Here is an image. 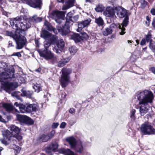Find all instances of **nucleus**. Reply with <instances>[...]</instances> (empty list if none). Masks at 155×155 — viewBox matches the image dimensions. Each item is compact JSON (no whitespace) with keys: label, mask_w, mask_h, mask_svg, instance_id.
I'll return each mask as SVG.
<instances>
[{"label":"nucleus","mask_w":155,"mask_h":155,"mask_svg":"<svg viewBox=\"0 0 155 155\" xmlns=\"http://www.w3.org/2000/svg\"><path fill=\"white\" fill-rule=\"evenodd\" d=\"M10 24L13 28L15 30V34L12 32H7L8 36L12 37L15 41L17 49H21L26 42L24 36L25 31L31 27V24L26 17L21 16L14 18L10 21Z\"/></svg>","instance_id":"obj_1"},{"label":"nucleus","mask_w":155,"mask_h":155,"mask_svg":"<svg viewBox=\"0 0 155 155\" xmlns=\"http://www.w3.org/2000/svg\"><path fill=\"white\" fill-rule=\"evenodd\" d=\"M15 70L13 67H9L4 62L0 61V81L1 87L7 92L9 93L15 89L17 86L12 83L7 82L6 80L14 78Z\"/></svg>","instance_id":"obj_2"},{"label":"nucleus","mask_w":155,"mask_h":155,"mask_svg":"<svg viewBox=\"0 0 155 155\" xmlns=\"http://www.w3.org/2000/svg\"><path fill=\"white\" fill-rule=\"evenodd\" d=\"M135 98L139 101V111L141 116H144L148 111L150 107L149 104H151L154 98L152 92L150 91L145 90L137 92L135 94Z\"/></svg>","instance_id":"obj_3"},{"label":"nucleus","mask_w":155,"mask_h":155,"mask_svg":"<svg viewBox=\"0 0 155 155\" xmlns=\"http://www.w3.org/2000/svg\"><path fill=\"white\" fill-rule=\"evenodd\" d=\"M14 105L16 107L15 108H14L12 104L7 103H4L2 106L6 111L11 112L13 114H16V117L18 120L23 121L25 119L29 124H33L34 122L32 119L26 116L17 114V113H28L27 110L28 108V105L26 106L25 105L18 104L17 102H15Z\"/></svg>","instance_id":"obj_4"},{"label":"nucleus","mask_w":155,"mask_h":155,"mask_svg":"<svg viewBox=\"0 0 155 155\" xmlns=\"http://www.w3.org/2000/svg\"><path fill=\"white\" fill-rule=\"evenodd\" d=\"M115 11L117 16L120 18H122L125 17L122 23L119 24L118 27L120 29L119 34L123 35L125 33V29L128 24L129 17L127 16V10L120 7H116L115 8Z\"/></svg>","instance_id":"obj_5"},{"label":"nucleus","mask_w":155,"mask_h":155,"mask_svg":"<svg viewBox=\"0 0 155 155\" xmlns=\"http://www.w3.org/2000/svg\"><path fill=\"white\" fill-rule=\"evenodd\" d=\"M65 140L69 143L71 149L80 153H83L84 150L83 142L81 140L77 141L72 136L66 138Z\"/></svg>","instance_id":"obj_6"},{"label":"nucleus","mask_w":155,"mask_h":155,"mask_svg":"<svg viewBox=\"0 0 155 155\" xmlns=\"http://www.w3.org/2000/svg\"><path fill=\"white\" fill-rule=\"evenodd\" d=\"M10 130L12 131V134L8 130L4 131L3 133L4 138L1 140L2 143L5 145H8L11 142V140L12 138L13 135L14 134H18L20 132V129L17 127L13 125L10 127Z\"/></svg>","instance_id":"obj_7"},{"label":"nucleus","mask_w":155,"mask_h":155,"mask_svg":"<svg viewBox=\"0 0 155 155\" xmlns=\"http://www.w3.org/2000/svg\"><path fill=\"white\" fill-rule=\"evenodd\" d=\"M61 71L62 74L60 81L62 87H65L69 82L70 77L69 75L71 73L72 70L71 69L63 68Z\"/></svg>","instance_id":"obj_8"},{"label":"nucleus","mask_w":155,"mask_h":155,"mask_svg":"<svg viewBox=\"0 0 155 155\" xmlns=\"http://www.w3.org/2000/svg\"><path fill=\"white\" fill-rule=\"evenodd\" d=\"M41 56L44 58L46 60L51 59L53 63H57L58 61V58L54 56L50 51H41L39 52Z\"/></svg>","instance_id":"obj_9"},{"label":"nucleus","mask_w":155,"mask_h":155,"mask_svg":"<svg viewBox=\"0 0 155 155\" xmlns=\"http://www.w3.org/2000/svg\"><path fill=\"white\" fill-rule=\"evenodd\" d=\"M141 130L142 132L145 135L153 134L155 132L153 127L147 123H145L142 125Z\"/></svg>","instance_id":"obj_10"},{"label":"nucleus","mask_w":155,"mask_h":155,"mask_svg":"<svg viewBox=\"0 0 155 155\" xmlns=\"http://www.w3.org/2000/svg\"><path fill=\"white\" fill-rule=\"evenodd\" d=\"M73 15V13L71 12H68L66 17V22L64 26L62 28L60 27H58V30L59 32H61L62 33L63 35L64 34L63 33L65 31L68 30L70 28V20L72 18V16Z\"/></svg>","instance_id":"obj_11"},{"label":"nucleus","mask_w":155,"mask_h":155,"mask_svg":"<svg viewBox=\"0 0 155 155\" xmlns=\"http://www.w3.org/2000/svg\"><path fill=\"white\" fill-rule=\"evenodd\" d=\"M22 2L26 3L34 8H40L41 1V0H21Z\"/></svg>","instance_id":"obj_12"},{"label":"nucleus","mask_w":155,"mask_h":155,"mask_svg":"<svg viewBox=\"0 0 155 155\" xmlns=\"http://www.w3.org/2000/svg\"><path fill=\"white\" fill-rule=\"evenodd\" d=\"M64 45L65 43L63 40H59L55 43V47L53 48V50L56 53H60L58 50L62 51L64 49Z\"/></svg>","instance_id":"obj_13"},{"label":"nucleus","mask_w":155,"mask_h":155,"mask_svg":"<svg viewBox=\"0 0 155 155\" xmlns=\"http://www.w3.org/2000/svg\"><path fill=\"white\" fill-rule=\"evenodd\" d=\"M58 147V144L57 143H52L49 145L46 149V152L49 155H53Z\"/></svg>","instance_id":"obj_14"},{"label":"nucleus","mask_w":155,"mask_h":155,"mask_svg":"<svg viewBox=\"0 0 155 155\" xmlns=\"http://www.w3.org/2000/svg\"><path fill=\"white\" fill-rule=\"evenodd\" d=\"M64 16V13L63 12L59 11H54L52 13V16L53 18L54 19L55 21L60 23V19L63 18Z\"/></svg>","instance_id":"obj_15"},{"label":"nucleus","mask_w":155,"mask_h":155,"mask_svg":"<svg viewBox=\"0 0 155 155\" xmlns=\"http://www.w3.org/2000/svg\"><path fill=\"white\" fill-rule=\"evenodd\" d=\"M115 7H112L110 6L107 7L106 8L104 12V15L107 17H113L115 15Z\"/></svg>","instance_id":"obj_16"},{"label":"nucleus","mask_w":155,"mask_h":155,"mask_svg":"<svg viewBox=\"0 0 155 155\" xmlns=\"http://www.w3.org/2000/svg\"><path fill=\"white\" fill-rule=\"evenodd\" d=\"M41 37L45 39H51L52 41H55L56 40V37L54 35L51 34L48 31L46 30L43 31L41 34Z\"/></svg>","instance_id":"obj_17"},{"label":"nucleus","mask_w":155,"mask_h":155,"mask_svg":"<svg viewBox=\"0 0 155 155\" xmlns=\"http://www.w3.org/2000/svg\"><path fill=\"white\" fill-rule=\"evenodd\" d=\"M91 21V19L89 18L79 23L78 24V28L77 29V31L80 32L84 28L89 25Z\"/></svg>","instance_id":"obj_18"},{"label":"nucleus","mask_w":155,"mask_h":155,"mask_svg":"<svg viewBox=\"0 0 155 155\" xmlns=\"http://www.w3.org/2000/svg\"><path fill=\"white\" fill-rule=\"evenodd\" d=\"M75 0H66L65 4L63 5L62 10H65L69 8L74 5Z\"/></svg>","instance_id":"obj_19"},{"label":"nucleus","mask_w":155,"mask_h":155,"mask_svg":"<svg viewBox=\"0 0 155 155\" xmlns=\"http://www.w3.org/2000/svg\"><path fill=\"white\" fill-rule=\"evenodd\" d=\"M69 36V38L73 40L75 42H79L82 39L81 37L77 33H71Z\"/></svg>","instance_id":"obj_20"},{"label":"nucleus","mask_w":155,"mask_h":155,"mask_svg":"<svg viewBox=\"0 0 155 155\" xmlns=\"http://www.w3.org/2000/svg\"><path fill=\"white\" fill-rule=\"evenodd\" d=\"M60 152L65 155H78L69 149L62 148L60 150Z\"/></svg>","instance_id":"obj_21"},{"label":"nucleus","mask_w":155,"mask_h":155,"mask_svg":"<svg viewBox=\"0 0 155 155\" xmlns=\"http://www.w3.org/2000/svg\"><path fill=\"white\" fill-rule=\"evenodd\" d=\"M38 106L36 104H33L28 105V113L32 112H35L38 110Z\"/></svg>","instance_id":"obj_22"},{"label":"nucleus","mask_w":155,"mask_h":155,"mask_svg":"<svg viewBox=\"0 0 155 155\" xmlns=\"http://www.w3.org/2000/svg\"><path fill=\"white\" fill-rule=\"evenodd\" d=\"M21 96H26L28 97H31L33 93L32 91H26L24 88L21 89Z\"/></svg>","instance_id":"obj_23"},{"label":"nucleus","mask_w":155,"mask_h":155,"mask_svg":"<svg viewBox=\"0 0 155 155\" xmlns=\"http://www.w3.org/2000/svg\"><path fill=\"white\" fill-rule=\"evenodd\" d=\"M29 20L31 22H38L41 21L42 19L36 15H35L31 18H29Z\"/></svg>","instance_id":"obj_24"},{"label":"nucleus","mask_w":155,"mask_h":155,"mask_svg":"<svg viewBox=\"0 0 155 155\" xmlns=\"http://www.w3.org/2000/svg\"><path fill=\"white\" fill-rule=\"evenodd\" d=\"M52 41V39H50V41H45L44 42V47L45 48V49L43 51H50L48 49V48L51 45V43L53 41ZM41 51H39V52Z\"/></svg>","instance_id":"obj_25"},{"label":"nucleus","mask_w":155,"mask_h":155,"mask_svg":"<svg viewBox=\"0 0 155 155\" xmlns=\"http://www.w3.org/2000/svg\"><path fill=\"white\" fill-rule=\"evenodd\" d=\"M112 32V30L111 28L109 27L106 28L103 31V35L104 36H107L108 35L111 34Z\"/></svg>","instance_id":"obj_26"},{"label":"nucleus","mask_w":155,"mask_h":155,"mask_svg":"<svg viewBox=\"0 0 155 155\" xmlns=\"http://www.w3.org/2000/svg\"><path fill=\"white\" fill-rule=\"evenodd\" d=\"M95 22L99 26H102L104 24V22L102 18L99 17L98 18H96Z\"/></svg>","instance_id":"obj_27"},{"label":"nucleus","mask_w":155,"mask_h":155,"mask_svg":"<svg viewBox=\"0 0 155 155\" xmlns=\"http://www.w3.org/2000/svg\"><path fill=\"white\" fill-rule=\"evenodd\" d=\"M44 25L47 27L46 28L47 30L50 31L53 30L54 33H56L55 30L50 25L48 21H45V22Z\"/></svg>","instance_id":"obj_28"},{"label":"nucleus","mask_w":155,"mask_h":155,"mask_svg":"<svg viewBox=\"0 0 155 155\" xmlns=\"http://www.w3.org/2000/svg\"><path fill=\"white\" fill-rule=\"evenodd\" d=\"M11 95L18 100H21L20 96L21 95V93L19 91H15L12 93Z\"/></svg>","instance_id":"obj_29"},{"label":"nucleus","mask_w":155,"mask_h":155,"mask_svg":"<svg viewBox=\"0 0 155 155\" xmlns=\"http://www.w3.org/2000/svg\"><path fill=\"white\" fill-rule=\"evenodd\" d=\"M136 112V110L134 109H132L130 110V116L132 120H134L136 119V117L135 116Z\"/></svg>","instance_id":"obj_30"},{"label":"nucleus","mask_w":155,"mask_h":155,"mask_svg":"<svg viewBox=\"0 0 155 155\" xmlns=\"http://www.w3.org/2000/svg\"><path fill=\"white\" fill-rule=\"evenodd\" d=\"M50 139L49 136L47 135L43 134L40 138L41 141L43 142H46L47 141Z\"/></svg>","instance_id":"obj_31"},{"label":"nucleus","mask_w":155,"mask_h":155,"mask_svg":"<svg viewBox=\"0 0 155 155\" xmlns=\"http://www.w3.org/2000/svg\"><path fill=\"white\" fill-rule=\"evenodd\" d=\"M104 9V7L103 5L99 4L96 6L95 10L97 12H100L103 11Z\"/></svg>","instance_id":"obj_32"},{"label":"nucleus","mask_w":155,"mask_h":155,"mask_svg":"<svg viewBox=\"0 0 155 155\" xmlns=\"http://www.w3.org/2000/svg\"><path fill=\"white\" fill-rule=\"evenodd\" d=\"M33 88L35 89V91L37 92H39L42 90L40 85L37 84H34L33 86Z\"/></svg>","instance_id":"obj_33"},{"label":"nucleus","mask_w":155,"mask_h":155,"mask_svg":"<svg viewBox=\"0 0 155 155\" xmlns=\"http://www.w3.org/2000/svg\"><path fill=\"white\" fill-rule=\"evenodd\" d=\"M69 50L71 54H74L77 51L78 49L74 46H72L69 48Z\"/></svg>","instance_id":"obj_34"},{"label":"nucleus","mask_w":155,"mask_h":155,"mask_svg":"<svg viewBox=\"0 0 155 155\" xmlns=\"http://www.w3.org/2000/svg\"><path fill=\"white\" fill-rule=\"evenodd\" d=\"M149 47L150 48L153 52L155 51V42H150L149 43Z\"/></svg>","instance_id":"obj_35"},{"label":"nucleus","mask_w":155,"mask_h":155,"mask_svg":"<svg viewBox=\"0 0 155 155\" xmlns=\"http://www.w3.org/2000/svg\"><path fill=\"white\" fill-rule=\"evenodd\" d=\"M10 148L15 150L17 152H18L20 150V147L15 144L11 145Z\"/></svg>","instance_id":"obj_36"},{"label":"nucleus","mask_w":155,"mask_h":155,"mask_svg":"<svg viewBox=\"0 0 155 155\" xmlns=\"http://www.w3.org/2000/svg\"><path fill=\"white\" fill-rule=\"evenodd\" d=\"M152 35H151L149 33H148L147 35L146 38V39L147 42H152V40L151 39Z\"/></svg>","instance_id":"obj_37"},{"label":"nucleus","mask_w":155,"mask_h":155,"mask_svg":"<svg viewBox=\"0 0 155 155\" xmlns=\"http://www.w3.org/2000/svg\"><path fill=\"white\" fill-rule=\"evenodd\" d=\"M79 18V16L78 15H76L74 16L73 17H72L71 18V20H70V23L69 24L70 25V27L71 26V22H75L78 20Z\"/></svg>","instance_id":"obj_38"},{"label":"nucleus","mask_w":155,"mask_h":155,"mask_svg":"<svg viewBox=\"0 0 155 155\" xmlns=\"http://www.w3.org/2000/svg\"><path fill=\"white\" fill-rule=\"evenodd\" d=\"M12 137L15 138L18 141H20L22 139V136L19 135V134H14L13 135Z\"/></svg>","instance_id":"obj_39"},{"label":"nucleus","mask_w":155,"mask_h":155,"mask_svg":"<svg viewBox=\"0 0 155 155\" xmlns=\"http://www.w3.org/2000/svg\"><path fill=\"white\" fill-rule=\"evenodd\" d=\"M60 95L61 96L60 99L61 100H64L65 99L66 96V94L65 92H62L60 93Z\"/></svg>","instance_id":"obj_40"},{"label":"nucleus","mask_w":155,"mask_h":155,"mask_svg":"<svg viewBox=\"0 0 155 155\" xmlns=\"http://www.w3.org/2000/svg\"><path fill=\"white\" fill-rule=\"evenodd\" d=\"M146 19L147 21H146V24L147 26H148L150 25V23L151 20L150 18L148 16H146Z\"/></svg>","instance_id":"obj_41"},{"label":"nucleus","mask_w":155,"mask_h":155,"mask_svg":"<svg viewBox=\"0 0 155 155\" xmlns=\"http://www.w3.org/2000/svg\"><path fill=\"white\" fill-rule=\"evenodd\" d=\"M55 133V130H53L48 135L49 136L50 139H51V138H52L53 137Z\"/></svg>","instance_id":"obj_42"},{"label":"nucleus","mask_w":155,"mask_h":155,"mask_svg":"<svg viewBox=\"0 0 155 155\" xmlns=\"http://www.w3.org/2000/svg\"><path fill=\"white\" fill-rule=\"evenodd\" d=\"M65 64V62L62 61L59 62L58 64V65L59 67H61L64 66Z\"/></svg>","instance_id":"obj_43"},{"label":"nucleus","mask_w":155,"mask_h":155,"mask_svg":"<svg viewBox=\"0 0 155 155\" xmlns=\"http://www.w3.org/2000/svg\"><path fill=\"white\" fill-rule=\"evenodd\" d=\"M141 6L143 7H144L147 5V2L144 0H141Z\"/></svg>","instance_id":"obj_44"},{"label":"nucleus","mask_w":155,"mask_h":155,"mask_svg":"<svg viewBox=\"0 0 155 155\" xmlns=\"http://www.w3.org/2000/svg\"><path fill=\"white\" fill-rule=\"evenodd\" d=\"M71 56H68L64 59V61L65 63L66 64L71 59Z\"/></svg>","instance_id":"obj_45"},{"label":"nucleus","mask_w":155,"mask_h":155,"mask_svg":"<svg viewBox=\"0 0 155 155\" xmlns=\"http://www.w3.org/2000/svg\"><path fill=\"white\" fill-rule=\"evenodd\" d=\"M59 125V124L58 123H53L52 125V127L53 128H56Z\"/></svg>","instance_id":"obj_46"},{"label":"nucleus","mask_w":155,"mask_h":155,"mask_svg":"<svg viewBox=\"0 0 155 155\" xmlns=\"http://www.w3.org/2000/svg\"><path fill=\"white\" fill-rule=\"evenodd\" d=\"M146 43V40L145 38H143L141 40L140 44L141 45L143 46Z\"/></svg>","instance_id":"obj_47"},{"label":"nucleus","mask_w":155,"mask_h":155,"mask_svg":"<svg viewBox=\"0 0 155 155\" xmlns=\"http://www.w3.org/2000/svg\"><path fill=\"white\" fill-rule=\"evenodd\" d=\"M149 70L150 71L152 72L153 74H155V67H151L149 69Z\"/></svg>","instance_id":"obj_48"},{"label":"nucleus","mask_w":155,"mask_h":155,"mask_svg":"<svg viewBox=\"0 0 155 155\" xmlns=\"http://www.w3.org/2000/svg\"><path fill=\"white\" fill-rule=\"evenodd\" d=\"M12 55L17 56L18 57H20L21 56V55L20 52H18L16 53H14Z\"/></svg>","instance_id":"obj_49"},{"label":"nucleus","mask_w":155,"mask_h":155,"mask_svg":"<svg viewBox=\"0 0 155 155\" xmlns=\"http://www.w3.org/2000/svg\"><path fill=\"white\" fill-rule=\"evenodd\" d=\"M66 124L65 122H62L60 125V127L61 128H64L65 127L66 125Z\"/></svg>","instance_id":"obj_50"},{"label":"nucleus","mask_w":155,"mask_h":155,"mask_svg":"<svg viewBox=\"0 0 155 155\" xmlns=\"http://www.w3.org/2000/svg\"><path fill=\"white\" fill-rule=\"evenodd\" d=\"M150 13L152 15H155V8H152L150 10Z\"/></svg>","instance_id":"obj_51"},{"label":"nucleus","mask_w":155,"mask_h":155,"mask_svg":"<svg viewBox=\"0 0 155 155\" xmlns=\"http://www.w3.org/2000/svg\"><path fill=\"white\" fill-rule=\"evenodd\" d=\"M75 109L74 108H71L69 110V112L71 114H73L75 112Z\"/></svg>","instance_id":"obj_52"},{"label":"nucleus","mask_w":155,"mask_h":155,"mask_svg":"<svg viewBox=\"0 0 155 155\" xmlns=\"http://www.w3.org/2000/svg\"><path fill=\"white\" fill-rule=\"evenodd\" d=\"M152 26L155 28V18H153L152 22Z\"/></svg>","instance_id":"obj_53"},{"label":"nucleus","mask_w":155,"mask_h":155,"mask_svg":"<svg viewBox=\"0 0 155 155\" xmlns=\"http://www.w3.org/2000/svg\"><path fill=\"white\" fill-rule=\"evenodd\" d=\"M3 14L4 15H5L7 17H8L9 15L10 14L9 13H8L6 12H3Z\"/></svg>","instance_id":"obj_54"},{"label":"nucleus","mask_w":155,"mask_h":155,"mask_svg":"<svg viewBox=\"0 0 155 155\" xmlns=\"http://www.w3.org/2000/svg\"><path fill=\"white\" fill-rule=\"evenodd\" d=\"M83 35L84 36V38L87 39V38H88V35H87V34L86 33H84L83 34Z\"/></svg>","instance_id":"obj_55"},{"label":"nucleus","mask_w":155,"mask_h":155,"mask_svg":"<svg viewBox=\"0 0 155 155\" xmlns=\"http://www.w3.org/2000/svg\"><path fill=\"white\" fill-rule=\"evenodd\" d=\"M0 121L2 122H5V120L3 119L2 116L0 115Z\"/></svg>","instance_id":"obj_56"},{"label":"nucleus","mask_w":155,"mask_h":155,"mask_svg":"<svg viewBox=\"0 0 155 155\" xmlns=\"http://www.w3.org/2000/svg\"><path fill=\"white\" fill-rule=\"evenodd\" d=\"M41 71V68H40L35 70V71L38 72H40Z\"/></svg>","instance_id":"obj_57"},{"label":"nucleus","mask_w":155,"mask_h":155,"mask_svg":"<svg viewBox=\"0 0 155 155\" xmlns=\"http://www.w3.org/2000/svg\"><path fill=\"white\" fill-rule=\"evenodd\" d=\"M13 46L12 43L11 41H9V44H8V46L10 47L12 46Z\"/></svg>","instance_id":"obj_58"},{"label":"nucleus","mask_w":155,"mask_h":155,"mask_svg":"<svg viewBox=\"0 0 155 155\" xmlns=\"http://www.w3.org/2000/svg\"><path fill=\"white\" fill-rule=\"evenodd\" d=\"M127 42L128 44H130L132 43L133 41L132 40H128L127 41Z\"/></svg>","instance_id":"obj_59"},{"label":"nucleus","mask_w":155,"mask_h":155,"mask_svg":"<svg viewBox=\"0 0 155 155\" xmlns=\"http://www.w3.org/2000/svg\"><path fill=\"white\" fill-rule=\"evenodd\" d=\"M108 1L110 2L113 3L116 1V0H108Z\"/></svg>","instance_id":"obj_60"},{"label":"nucleus","mask_w":155,"mask_h":155,"mask_svg":"<svg viewBox=\"0 0 155 155\" xmlns=\"http://www.w3.org/2000/svg\"><path fill=\"white\" fill-rule=\"evenodd\" d=\"M64 0H58V2H59L63 3L64 2Z\"/></svg>","instance_id":"obj_61"},{"label":"nucleus","mask_w":155,"mask_h":155,"mask_svg":"<svg viewBox=\"0 0 155 155\" xmlns=\"http://www.w3.org/2000/svg\"><path fill=\"white\" fill-rule=\"evenodd\" d=\"M136 43H137V45H138L139 44V41L138 40H136Z\"/></svg>","instance_id":"obj_62"},{"label":"nucleus","mask_w":155,"mask_h":155,"mask_svg":"<svg viewBox=\"0 0 155 155\" xmlns=\"http://www.w3.org/2000/svg\"><path fill=\"white\" fill-rule=\"evenodd\" d=\"M147 48V47H146L145 48H143V50H144V51H145V50H146Z\"/></svg>","instance_id":"obj_63"},{"label":"nucleus","mask_w":155,"mask_h":155,"mask_svg":"<svg viewBox=\"0 0 155 155\" xmlns=\"http://www.w3.org/2000/svg\"><path fill=\"white\" fill-rule=\"evenodd\" d=\"M41 155H45V154L43 153H42L41 154Z\"/></svg>","instance_id":"obj_64"}]
</instances>
